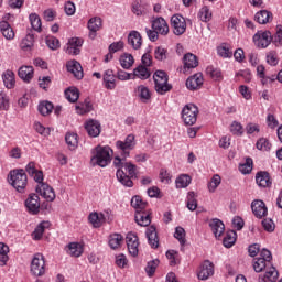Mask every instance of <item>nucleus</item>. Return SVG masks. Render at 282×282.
Masks as SVG:
<instances>
[{
	"instance_id": "34",
	"label": "nucleus",
	"mask_w": 282,
	"mask_h": 282,
	"mask_svg": "<svg viewBox=\"0 0 282 282\" xmlns=\"http://www.w3.org/2000/svg\"><path fill=\"white\" fill-rule=\"evenodd\" d=\"M134 78H139L140 80H147L148 78H151V72H149V68L147 66H138L133 70Z\"/></svg>"
},
{
	"instance_id": "57",
	"label": "nucleus",
	"mask_w": 282,
	"mask_h": 282,
	"mask_svg": "<svg viewBox=\"0 0 282 282\" xmlns=\"http://www.w3.org/2000/svg\"><path fill=\"white\" fill-rule=\"evenodd\" d=\"M175 239H177L181 243V246H185L186 243V230L182 227H176L174 232Z\"/></svg>"
},
{
	"instance_id": "35",
	"label": "nucleus",
	"mask_w": 282,
	"mask_h": 282,
	"mask_svg": "<svg viewBox=\"0 0 282 282\" xmlns=\"http://www.w3.org/2000/svg\"><path fill=\"white\" fill-rule=\"evenodd\" d=\"M138 97L140 98L141 102H149L151 100V90H149V87L144 85H140L137 88Z\"/></svg>"
},
{
	"instance_id": "52",
	"label": "nucleus",
	"mask_w": 282,
	"mask_h": 282,
	"mask_svg": "<svg viewBox=\"0 0 282 282\" xmlns=\"http://www.w3.org/2000/svg\"><path fill=\"white\" fill-rule=\"evenodd\" d=\"M239 171L243 175H248V174L252 173V159L251 158H247L246 162L241 163L239 165Z\"/></svg>"
},
{
	"instance_id": "43",
	"label": "nucleus",
	"mask_w": 282,
	"mask_h": 282,
	"mask_svg": "<svg viewBox=\"0 0 282 282\" xmlns=\"http://www.w3.org/2000/svg\"><path fill=\"white\" fill-rule=\"evenodd\" d=\"M65 97L69 102H76L80 98V91L76 87H69L65 90Z\"/></svg>"
},
{
	"instance_id": "49",
	"label": "nucleus",
	"mask_w": 282,
	"mask_h": 282,
	"mask_svg": "<svg viewBox=\"0 0 282 282\" xmlns=\"http://www.w3.org/2000/svg\"><path fill=\"white\" fill-rule=\"evenodd\" d=\"M269 262H265V259L263 258H257L254 261H253V270L254 272H263V270H265L268 268Z\"/></svg>"
},
{
	"instance_id": "38",
	"label": "nucleus",
	"mask_w": 282,
	"mask_h": 282,
	"mask_svg": "<svg viewBox=\"0 0 282 282\" xmlns=\"http://www.w3.org/2000/svg\"><path fill=\"white\" fill-rule=\"evenodd\" d=\"M2 80H3L4 87H7V89L14 88V85L17 83L14 80V73L12 70L4 72L2 75Z\"/></svg>"
},
{
	"instance_id": "28",
	"label": "nucleus",
	"mask_w": 282,
	"mask_h": 282,
	"mask_svg": "<svg viewBox=\"0 0 282 282\" xmlns=\"http://www.w3.org/2000/svg\"><path fill=\"white\" fill-rule=\"evenodd\" d=\"M18 76L25 83L34 78V68L32 66H22L19 68Z\"/></svg>"
},
{
	"instance_id": "41",
	"label": "nucleus",
	"mask_w": 282,
	"mask_h": 282,
	"mask_svg": "<svg viewBox=\"0 0 282 282\" xmlns=\"http://www.w3.org/2000/svg\"><path fill=\"white\" fill-rule=\"evenodd\" d=\"M37 109L41 116H50V113L54 111V104L51 101H42L40 102Z\"/></svg>"
},
{
	"instance_id": "62",
	"label": "nucleus",
	"mask_w": 282,
	"mask_h": 282,
	"mask_svg": "<svg viewBox=\"0 0 282 282\" xmlns=\"http://www.w3.org/2000/svg\"><path fill=\"white\" fill-rule=\"evenodd\" d=\"M116 265L121 269H124L129 265V260L127 259V256L124 253L116 256Z\"/></svg>"
},
{
	"instance_id": "31",
	"label": "nucleus",
	"mask_w": 282,
	"mask_h": 282,
	"mask_svg": "<svg viewBox=\"0 0 282 282\" xmlns=\"http://www.w3.org/2000/svg\"><path fill=\"white\" fill-rule=\"evenodd\" d=\"M51 224L50 221H42L37 225V227L34 229V231L32 232V237L35 241H39L42 239L43 237V232H45V230H47V228H50Z\"/></svg>"
},
{
	"instance_id": "18",
	"label": "nucleus",
	"mask_w": 282,
	"mask_h": 282,
	"mask_svg": "<svg viewBox=\"0 0 282 282\" xmlns=\"http://www.w3.org/2000/svg\"><path fill=\"white\" fill-rule=\"evenodd\" d=\"M67 72L73 74L77 78V80H82L84 73H83V66L77 61H69L66 64Z\"/></svg>"
},
{
	"instance_id": "20",
	"label": "nucleus",
	"mask_w": 282,
	"mask_h": 282,
	"mask_svg": "<svg viewBox=\"0 0 282 282\" xmlns=\"http://www.w3.org/2000/svg\"><path fill=\"white\" fill-rule=\"evenodd\" d=\"M134 219L138 226H151V214L144 209L137 210Z\"/></svg>"
},
{
	"instance_id": "22",
	"label": "nucleus",
	"mask_w": 282,
	"mask_h": 282,
	"mask_svg": "<svg viewBox=\"0 0 282 282\" xmlns=\"http://www.w3.org/2000/svg\"><path fill=\"white\" fill-rule=\"evenodd\" d=\"M209 227L212 228V231L215 235L216 239H219V237L224 235V230H226L224 221L217 218H214L209 221Z\"/></svg>"
},
{
	"instance_id": "16",
	"label": "nucleus",
	"mask_w": 282,
	"mask_h": 282,
	"mask_svg": "<svg viewBox=\"0 0 282 282\" xmlns=\"http://www.w3.org/2000/svg\"><path fill=\"white\" fill-rule=\"evenodd\" d=\"M265 274L259 276L260 282H275L279 279V271L271 263L265 269Z\"/></svg>"
},
{
	"instance_id": "6",
	"label": "nucleus",
	"mask_w": 282,
	"mask_h": 282,
	"mask_svg": "<svg viewBox=\"0 0 282 282\" xmlns=\"http://www.w3.org/2000/svg\"><path fill=\"white\" fill-rule=\"evenodd\" d=\"M197 116H199V108L195 104H187L182 110L183 122L189 127L197 122Z\"/></svg>"
},
{
	"instance_id": "48",
	"label": "nucleus",
	"mask_w": 282,
	"mask_h": 282,
	"mask_svg": "<svg viewBox=\"0 0 282 282\" xmlns=\"http://www.w3.org/2000/svg\"><path fill=\"white\" fill-rule=\"evenodd\" d=\"M102 28V19L100 18H93L88 21V30L95 34V32H98Z\"/></svg>"
},
{
	"instance_id": "24",
	"label": "nucleus",
	"mask_w": 282,
	"mask_h": 282,
	"mask_svg": "<svg viewBox=\"0 0 282 282\" xmlns=\"http://www.w3.org/2000/svg\"><path fill=\"white\" fill-rule=\"evenodd\" d=\"M256 182L260 188H269V186H272V180L268 172H258L256 175Z\"/></svg>"
},
{
	"instance_id": "56",
	"label": "nucleus",
	"mask_w": 282,
	"mask_h": 282,
	"mask_svg": "<svg viewBox=\"0 0 282 282\" xmlns=\"http://www.w3.org/2000/svg\"><path fill=\"white\" fill-rule=\"evenodd\" d=\"M256 147L259 151H270V149H272V144L265 138H260L257 141Z\"/></svg>"
},
{
	"instance_id": "8",
	"label": "nucleus",
	"mask_w": 282,
	"mask_h": 282,
	"mask_svg": "<svg viewBox=\"0 0 282 282\" xmlns=\"http://www.w3.org/2000/svg\"><path fill=\"white\" fill-rule=\"evenodd\" d=\"M24 206L30 215H39L41 213V197L31 193L25 199Z\"/></svg>"
},
{
	"instance_id": "46",
	"label": "nucleus",
	"mask_w": 282,
	"mask_h": 282,
	"mask_svg": "<svg viewBox=\"0 0 282 282\" xmlns=\"http://www.w3.org/2000/svg\"><path fill=\"white\" fill-rule=\"evenodd\" d=\"M235 241H237V232L228 231L223 240V243L225 248H232V246H235Z\"/></svg>"
},
{
	"instance_id": "64",
	"label": "nucleus",
	"mask_w": 282,
	"mask_h": 282,
	"mask_svg": "<svg viewBox=\"0 0 282 282\" xmlns=\"http://www.w3.org/2000/svg\"><path fill=\"white\" fill-rule=\"evenodd\" d=\"M262 228L267 231V232H274V221L270 218H265L262 220Z\"/></svg>"
},
{
	"instance_id": "25",
	"label": "nucleus",
	"mask_w": 282,
	"mask_h": 282,
	"mask_svg": "<svg viewBox=\"0 0 282 282\" xmlns=\"http://www.w3.org/2000/svg\"><path fill=\"white\" fill-rule=\"evenodd\" d=\"M184 69H195L199 65L197 56L193 53H186L183 57Z\"/></svg>"
},
{
	"instance_id": "60",
	"label": "nucleus",
	"mask_w": 282,
	"mask_h": 282,
	"mask_svg": "<svg viewBox=\"0 0 282 282\" xmlns=\"http://www.w3.org/2000/svg\"><path fill=\"white\" fill-rule=\"evenodd\" d=\"M10 109V97L6 93H0V110L8 111Z\"/></svg>"
},
{
	"instance_id": "51",
	"label": "nucleus",
	"mask_w": 282,
	"mask_h": 282,
	"mask_svg": "<svg viewBox=\"0 0 282 282\" xmlns=\"http://www.w3.org/2000/svg\"><path fill=\"white\" fill-rule=\"evenodd\" d=\"M131 206L132 208H135V210H144L147 208V203L142 200V197L134 196L131 199Z\"/></svg>"
},
{
	"instance_id": "42",
	"label": "nucleus",
	"mask_w": 282,
	"mask_h": 282,
	"mask_svg": "<svg viewBox=\"0 0 282 282\" xmlns=\"http://www.w3.org/2000/svg\"><path fill=\"white\" fill-rule=\"evenodd\" d=\"M29 21H30L32 29L35 32H41V28H42L43 23L41 22V17L39 14L31 13L29 15Z\"/></svg>"
},
{
	"instance_id": "3",
	"label": "nucleus",
	"mask_w": 282,
	"mask_h": 282,
	"mask_svg": "<svg viewBox=\"0 0 282 282\" xmlns=\"http://www.w3.org/2000/svg\"><path fill=\"white\" fill-rule=\"evenodd\" d=\"M9 182L18 193H25L28 186V174L23 170H13L9 174Z\"/></svg>"
},
{
	"instance_id": "13",
	"label": "nucleus",
	"mask_w": 282,
	"mask_h": 282,
	"mask_svg": "<svg viewBox=\"0 0 282 282\" xmlns=\"http://www.w3.org/2000/svg\"><path fill=\"white\" fill-rule=\"evenodd\" d=\"M35 191L36 193H40V195L46 199V202H54L56 199V193L54 192V188L46 183L37 185Z\"/></svg>"
},
{
	"instance_id": "10",
	"label": "nucleus",
	"mask_w": 282,
	"mask_h": 282,
	"mask_svg": "<svg viewBox=\"0 0 282 282\" xmlns=\"http://www.w3.org/2000/svg\"><path fill=\"white\" fill-rule=\"evenodd\" d=\"M171 25L175 36H182L186 32V19L181 14H175L171 18Z\"/></svg>"
},
{
	"instance_id": "37",
	"label": "nucleus",
	"mask_w": 282,
	"mask_h": 282,
	"mask_svg": "<svg viewBox=\"0 0 282 282\" xmlns=\"http://www.w3.org/2000/svg\"><path fill=\"white\" fill-rule=\"evenodd\" d=\"M67 254L75 258L80 257L83 254V246L78 242H70L67 246Z\"/></svg>"
},
{
	"instance_id": "12",
	"label": "nucleus",
	"mask_w": 282,
	"mask_h": 282,
	"mask_svg": "<svg viewBox=\"0 0 282 282\" xmlns=\"http://www.w3.org/2000/svg\"><path fill=\"white\" fill-rule=\"evenodd\" d=\"M80 47H83V40L80 37H72L66 44L65 52L69 56H78L80 54Z\"/></svg>"
},
{
	"instance_id": "50",
	"label": "nucleus",
	"mask_w": 282,
	"mask_h": 282,
	"mask_svg": "<svg viewBox=\"0 0 282 282\" xmlns=\"http://www.w3.org/2000/svg\"><path fill=\"white\" fill-rule=\"evenodd\" d=\"M198 18L204 23H208V21L213 19V12H210V9H208V7H203L198 12Z\"/></svg>"
},
{
	"instance_id": "14",
	"label": "nucleus",
	"mask_w": 282,
	"mask_h": 282,
	"mask_svg": "<svg viewBox=\"0 0 282 282\" xmlns=\"http://www.w3.org/2000/svg\"><path fill=\"white\" fill-rule=\"evenodd\" d=\"M127 246H128V251L131 257H138L140 252V241L138 240V236L134 234H128L126 237Z\"/></svg>"
},
{
	"instance_id": "4",
	"label": "nucleus",
	"mask_w": 282,
	"mask_h": 282,
	"mask_svg": "<svg viewBox=\"0 0 282 282\" xmlns=\"http://www.w3.org/2000/svg\"><path fill=\"white\" fill-rule=\"evenodd\" d=\"M153 80L154 89L161 96H164L166 91H171V89H173V86L169 84V75H166V72L164 70H156L153 75Z\"/></svg>"
},
{
	"instance_id": "36",
	"label": "nucleus",
	"mask_w": 282,
	"mask_h": 282,
	"mask_svg": "<svg viewBox=\"0 0 282 282\" xmlns=\"http://www.w3.org/2000/svg\"><path fill=\"white\" fill-rule=\"evenodd\" d=\"M75 109L79 116H85V113H89V111L94 109V106L89 99H85L84 102L78 104Z\"/></svg>"
},
{
	"instance_id": "29",
	"label": "nucleus",
	"mask_w": 282,
	"mask_h": 282,
	"mask_svg": "<svg viewBox=\"0 0 282 282\" xmlns=\"http://www.w3.org/2000/svg\"><path fill=\"white\" fill-rule=\"evenodd\" d=\"M104 84L106 89H116V75L112 69L105 70Z\"/></svg>"
},
{
	"instance_id": "63",
	"label": "nucleus",
	"mask_w": 282,
	"mask_h": 282,
	"mask_svg": "<svg viewBox=\"0 0 282 282\" xmlns=\"http://www.w3.org/2000/svg\"><path fill=\"white\" fill-rule=\"evenodd\" d=\"M154 57L156 61H166V48L158 46L154 50Z\"/></svg>"
},
{
	"instance_id": "32",
	"label": "nucleus",
	"mask_w": 282,
	"mask_h": 282,
	"mask_svg": "<svg viewBox=\"0 0 282 282\" xmlns=\"http://www.w3.org/2000/svg\"><path fill=\"white\" fill-rule=\"evenodd\" d=\"M109 247L111 248V250H118V248H120V246H122V243H124V237H122V235L120 234H112L109 237Z\"/></svg>"
},
{
	"instance_id": "47",
	"label": "nucleus",
	"mask_w": 282,
	"mask_h": 282,
	"mask_svg": "<svg viewBox=\"0 0 282 282\" xmlns=\"http://www.w3.org/2000/svg\"><path fill=\"white\" fill-rule=\"evenodd\" d=\"M176 188H186L187 186L191 185V176L187 174L180 175L176 181Z\"/></svg>"
},
{
	"instance_id": "2",
	"label": "nucleus",
	"mask_w": 282,
	"mask_h": 282,
	"mask_svg": "<svg viewBox=\"0 0 282 282\" xmlns=\"http://www.w3.org/2000/svg\"><path fill=\"white\" fill-rule=\"evenodd\" d=\"M111 155H113V150L109 147H100L98 145L95 149V155L91 158L90 162L94 166H108L111 163Z\"/></svg>"
},
{
	"instance_id": "44",
	"label": "nucleus",
	"mask_w": 282,
	"mask_h": 282,
	"mask_svg": "<svg viewBox=\"0 0 282 282\" xmlns=\"http://www.w3.org/2000/svg\"><path fill=\"white\" fill-rule=\"evenodd\" d=\"M207 76H210L213 80H223L224 75H221V69L215 68V66H208L206 68Z\"/></svg>"
},
{
	"instance_id": "30",
	"label": "nucleus",
	"mask_w": 282,
	"mask_h": 282,
	"mask_svg": "<svg viewBox=\"0 0 282 282\" xmlns=\"http://www.w3.org/2000/svg\"><path fill=\"white\" fill-rule=\"evenodd\" d=\"M254 21L260 25H265V23H270V21H272V12L268 10L258 11L254 15Z\"/></svg>"
},
{
	"instance_id": "17",
	"label": "nucleus",
	"mask_w": 282,
	"mask_h": 282,
	"mask_svg": "<svg viewBox=\"0 0 282 282\" xmlns=\"http://www.w3.org/2000/svg\"><path fill=\"white\" fill-rule=\"evenodd\" d=\"M251 210L258 219L265 217L268 215V207L263 200H253L251 203Z\"/></svg>"
},
{
	"instance_id": "1",
	"label": "nucleus",
	"mask_w": 282,
	"mask_h": 282,
	"mask_svg": "<svg viewBox=\"0 0 282 282\" xmlns=\"http://www.w3.org/2000/svg\"><path fill=\"white\" fill-rule=\"evenodd\" d=\"M126 159H121L120 156H116L113 164L117 170V180L126 186L127 188H133V177H135L138 171V166L131 162H124Z\"/></svg>"
},
{
	"instance_id": "55",
	"label": "nucleus",
	"mask_w": 282,
	"mask_h": 282,
	"mask_svg": "<svg viewBox=\"0 0 282 282\" xmlns=\"http://www.w3.org/2000/svg\"><path fill=\"white\" fill-rule=\"evenodd\" d=\"M160 265V260L155 259L150 262H148L145 267V272L148 276H153L155 274V270H158V267Z\"/></svg>"
},
{
	"instance_id": "59",
	"label": "nucleus",
	"mask_w": 282,
	"mask_h": 282,
	"mask_svg": "<svg viewBox=\"0 0 282 282\" xmlns=\"http://www.w3.org/2000/svg\"><path fill=\"white\" fill-rule=\"evenodd\" d=\"M34 130L36 131V133H40V135H43L44 138H47V135H50V133L52 132L50 128L44 127L43 124H41V122L34 123Z\"/></svg>"
},
{
	"instance_id": "15",
	"label": "nucleus",
	"mask_w": 282,
	"mask_h": 282,
	"mask_svg": "<svg viewBox=\"0 0 282 282\" xmlns=\"http://www.w3.org/2000/svg\"><path fill=\"white\" fill-rule=\"evenodd\" d=\"M145 237L151 248H153L154 250L160 248V237H158V228H155L154 225H151L147 228Z\"/></svg>"
},
{
	"instance_id": "40",
	"label": "nucleus",
	"mask_w": 282,
	"mask_h": 282,
	"mask_svg": "<svg viewBox=\"0 0 282 282\" xmlns=\"http://www.w3.org/2000/svg\"><path fill=\"white\" fill-rule=\"evenodd\" d=\"M217 54L221 58H232V50L230 45L223 43L217 47Z\"/></svg>"
},
{
	"instance_id": "54",
	"label": "nucleus",
	"mask_w": 282,
	"mask_h": 282,
	"mask_svg": "<svg viewBox=\"0 0 282 282\" xmlns=\"http://www.w3.org/2000/svg\"><path fill=\"white\" fill-rule=\"evenodd\" d=\"M219 184H221V176L216 174L212 177L210 182L208 183L209 193H215V191H217V188L219 187Z\"/></svg>"
},
{
	"instance_id": "9",
	"label": "nucleus",
	"mask_w": 282,
	"mask_h": 282,
	"mask_svg": "<svg viewBox=\"0 0 282 282\" xmlns=\"http://www.w3.org/2000/svg\"><path fill=\"white\" fill-rule=\"evenodd\" d=\"M253 43L257 45V47L265 50V47L272 43V33L270 31H258L253 35Z\"/></svg>"
},
{
	"instance_id": "11",
	"label": "nucleus",
	"mask_w": 282,
	"mask_h": 282,
	"mask_svg": "<svg viewBox=\"0 0 282 282\" xmlns=\"http://www.w3.org/2000/svg\"><path fill=\"white\" fill-rule=\"evenodd\" d=\"M213 274H215V264L210 260H205L197 273L199 281H208Z\"/></svg>"
},
{
	"instance_id": "23",
	"label": "nucleus",
	"mask_w": 282,
	"mask_h": 282,
	"mask_svg": "<svg viewBox=\"0 0 282 282\" xmlns=\"http://www.w3.org/2000/svg\"><path fill=\"white\" fill-rule=\"evenodd\" d=\"M152 29L155 30L159 34L166 36L169 34V23L163 18H158L152 22Z\"/></svg>"
},
{
	"instance_id": "53",
	"label": "nucleus",
	"mask_w": 282,
	"mask_h": 282,
	"mask_svg": "<svg viewBox=\"0 0 282 282\" xmlns=\"http://www.w3.org/2000/svg\"><path fill=\"white\" fill-rule=\"evenodd\" d=\"M197 195L195 192H188L187 194V208L188 210H196L197 209Z\"/></svg>"
},
{
	"instance_id": "7",
	"label": "nucleus",
	"mask_w": 282,
	"mask_h": 282,
	"mask_svg": "<svg viewBox=\"0 0 282 282\" xmlns=\"http://www.w3.org/2000/svg\"><path fill=\"white\" fill-rule=\"evenodd\" d=\"M31 274L33 276H43L45 274V257L42 253H35L31 262Z\"/></svg>"
},
{
	"instance_id": "21",
	"label": "nucleus",
	"mask_w": 282,
	"mask_h": 282,
	"mask_svg": "<svg viewBox=\"0 0 282 282\" xmlns=\"http://www.w3.org/2000/svg\"><path fill=\"white\" fill-rule=\"evenodd\" d=\"M202 85H204V77L199 73L191 76L186 80V87L187 89H191V91H195V89H199Z\"/></svg>"
},
{
	"instance_id": "45",
	"label": "nucleus",
	"mask_w": 282,
	"mask_h": 282,
	"mask_svg": "<svg viewBox=\"0 0 282 282\" xmlns=\"http://www.w3.org/2000/svg\"><path fill=\"white\" fill-rule=\"evenodd\" d=\"M119 61L123 69H130L134 63L133 56L131 54H123Z\"/></svg>"
},
{
	"instance_id": "61",
	"label": "nucleus",
	"mask_w": 282,
	"mask_h": 282,
	"mask_svg": "<svg viewBox=\"0 0 282 282\" xmlns=\"http://www.w3.org/2000/svg\"><path fill=\"white\" fill-rule=\"evenodd\" d=\"M21 46H22V50H30V47H33L34 34H28L25 39L22 40Z\"/></svg>"
},
{
	"instance_id": "33",
	"label": "nucleus",
	"mask_w": 282,
	"mask_h": 282,
	"mask_svg": "<svg viewBox=\"0 0 282 282\" xmlns=\"http://www.w3.org/2000/svg\"><path fill=\"white\" fill-rule=\"evenodd\" d=\"M0 31L7 41L14 39V30H12V26L7 21L0 22Z\"/></svg>"
},
{
	"instance_id": "5",
	"label": "nucleus",
	"mask_w": 282,
	"mask_h": 282,
	"mask_svg": "<svg viewBox=\"0 0 282 282\" xmlns=\"http://www.w3.org/2000/svg\"><path fill=\"white\" fill-rule=\"evenodd\" d=\"M116 147L120 152L121 160H127L131 155V151L135 149V135L129 134L124 141H117Z\"/></svg>"
},
{
	"instance_id": "58",
	"label": "nucleus",
	"mask_w": 282,
	"mask_h": 282,
	"mask_svg": "<svg viewBox=\"0 0 282 282\" xmlns=\"http://www.w3.org/2000/svg\"><path fill=\"white\" fill-rule=\"evenodd\" d=\"M46 45L50 50L56 51L61 47V41L55 36H46Z\"/></svg>"
},
{
	"instance_id": "39",
	"label": "nucleus",
	"mask_w": 282,
	"mask_h": 282,
	"mask_svg": "<svg viewBox=\"0 0 282 282\" xmlns=\"http://www.w3.org/2000/svg\"><path fill=\"white\" fill-rule=\"evenodd\" d=\"M65 140L69 151H76L78 148V134L68 132Z\"/></svg>"
},
{
	"instance_id": "27",
	"label": "nucleus",
	"mask_w": 282,
	"mask_h": 282,
	"mask_svg": "<svg viewBox=\"0 0 282 282\" xmlns=\"http://www.w3.org/2000/svg\"><path fill=\"white\" fill-rule=\"evenodd\" d=\"M88 221L91 224L93 228H100L105 224V214L93 212L88 216Z\"/></svg>"
},
{
	"instance_id": "19",
	"label": "nucleus",
	"mask_w": 282,
	"mask_h": 282,
	"mask_svg": "<svg viewBox=\"0 0 282 282\" xmlns=\"http://www.w3.org/2000/svg\"><path fill=\"white\" fill-rule=\"evenodd\" d=\"M85 129L90 138H98L100 135V122L94 119L85 123Z\"/></svg>"
},
{
	"instance_id": "26",
	"label": "nucleus",
	"mask_w": 282,
	"mask_h": 282,
	"mask_svg": "<svg viewBox=\"0 0 282 282\" xmlns=\"http://www.w3.org/2000/svg\"><path fill=\"white\" fill-rule=\"evenodd\" d=\"M128 43L133 50H140V47H142V36L140 35V32H130L128 35Z\"/></svg>"
}]
</instances>
